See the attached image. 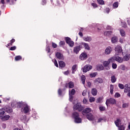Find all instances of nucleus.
Masks as SVG:
<instances>
[{
  "label": "nucleus",
  "instance_id": "obj_1",
  "mask_svg": "<svg viewBox=\"0 0 130 130\" xmlns=\"http://www.w3.org/2000/svg\"><path fill=\"white\" fill-rule=\"evenodd\" d=\"M72 116L74 118L75 122L76 123H81L82 122V118H80L79 113L74 112L72 114Z\"/></svg>",
  "mask_w": 130,
  "mask_h": 130
},
{
  "label": "nucleus",
  "instance_id": "obj_2",
  "mask_svg": "<svg viewBox=\"0 0 130 130\" xmlns=\"http://www.w3.org/2000/svg\"><path fill=\"white\" fill-rule=\"evenodd\" d=\"M114 62V58L112 57L110 59H109L108 61H105L103 62V66L104 68H105V70L108 71L110 70V67H109V64L110 62Z\"/></svg>",
  "mask_w": 130,
  "mask_h": 130
},
{
  "label": "nucleus",
  "instance_id": "obj_3",
  "mask_svg": "<svg viewBox=\"0 0 130 130\" xmlns=\"http://www.w3.org/2000/svg\"><path fill=\"white\" fill-rule=\"evenodd\" d=\"M84 109V108L82 106V105L80 103H77L73 106V110L76 111L78 110L79 112H81Z\"/></svg>",
  "mask_w": 130,
  "mask_h": 130
},
{
  "label": "nucleus",
  "instance_id": "obj_4",
  "mask_svg": "<svg viewBox=\"0 0 130 130\" xmlns=\"http://www.w3.org/2000/svg\"><path fill=\"white\" fill-rule=\"evenodd\" d=\"M108 104H112V105H115L116 104V100L113 98H110L106 100V105L108 106Z\"/></svg>",
  "mask_w": 130,
  "mask_h": 130
},
{
  "label": "nucleus",
  "instance_id": "obj_5",
  "mask_svg": "<svg viewBox=\"0 0 130 130\" xmlns=\"http://www.w3.org/2000/svg\"><path fill=\"white\" fill-rule=\"evenodd\" d=\"M65 41L66 43L69 45L70 47H73L75 44V43L74 41H72V39H71V38L69 37H66L65 38Z\"/></svg>",
  "mask_w": 130,
  "mask_h": 130
},
{
  "label": "nucleus",
  "instance_id": "obj_6",
  "mask_svg": "<svg viewBox=\"0 0 130 130\" xmlns=\"http://www.w3.org/2000/svg\"><path fill=\"white\" fill-rule=\"evenodd\" d=\"M92 66L90 64H86L84 67L83 72V73H87V72H89V71L92 70Z\"/></svg>",
  "mask_w": 130,
  "mask_h": 130
},
{
  "label": "nucleus",
  "instance_id": "obj_7",
  "mask_svg": "<svg viewBox=\"0 0 130 130\" xmlns=\"http://www.w3.org/2000/svg\"><path fill=\"white\" fill-rule=\"evenodd\" d=\"M29 110H30V108L28 106V105H26L23 108L21 109L22 112H24V113H28L29 112Z\"/></svg>",
  "mask_w": 130,
  "mask_h": 130
},
{
  "label": "nucleus",
  "instance_id": "obj_8",
  "mask_svg": "<svg viewBox=\"0 0 130 130\" xmlns=\"http://www.w3.org/2000/svg\"><path fill=\"white\" fill-rule=\"evenodd\" d=\"M91 112V108H86L82 111V114L85 115V114H89Z\"/></svg>",
  "mask_w": 130,
  "mask_h": 130
},
{
  "label": "nucleus",
  "instance_id": "obj_9",
  "mask_svg": "<svg viewBox=\"0 0 130 130\" xmlns=\"http://www.w3.org/2000/svg\"><path fill=\"white\" fill-rule=\"evenodd\" d=\"M56 57H57V58H58V59H60L61 60H63L64 57H63V55L62 54H61L60 52H57L56 54Z\"/></svg>",
  "mask_w": 130,
  "mask_h": 130
},
{
  "label": "nucleus",
  "instance_id": "obj_10",
  "mask_svg": "<svg viewBox=\"0 0 130 130\" xmlns=\"http://www.w3.org/2000/svg\"><path fill=\"white\" fill-rule=\"evenodd\" d=\"M93 83L94 84H102L103 83V79L100 77L97 78L93 81Z\"/></svg>",
  "mask_w": 130,
  "mask_h": 130
},
{
  "label": "nucleus",
  "instance_id": "obj_11",
  "mask_svg": "<svg viewBox=\"0 0 130 130\" xmlns=\"http://www.w3.org/2000/svg\"><path fill=\"white\" fill-rule=\"evenodd\" d=\"M80 50H81V46H77L74 47L73 49V52H74V53H76V54H78Z\"/></svg>",
  "mask_w": 130,
  "mask_h": 130
},
{
  "label": "nucleus",
  "instance_id": "obj_12",
  "mask_svg": "<svg viewBox=\"0 0 130 130\" xmlns=\"http://www.w3.org/2000/svg\"><path fill=\"white\" fill-rule=\"evenodd\" d=\"M88 55L86 53H82L80 55V58L81 59V60H85V59H86Z\"/></svg>",
  "mask_w": 130,
  "mask_h": 130
},
{
  "label": "nucleus",
  "instance_id": "obj_13",
  "mask_svg": "<svg viewBox=\"0 0 130 130\" xmlns=\"http://www.w3.org/2000/svg\"><path fill=\"white\" fill-rule=\"evenodd\" d=\"M111 51H112V48H111V47L109 46L106 49L105 53V54H110Z\"/></svg>",
  "mask_w": 130,
  "mask_h": 130
},
{
  "label": "nucleus",
  "instance_id": "obj_14",
  "mask_svg": "<svg viewBox=\"0 0 130 130\" xmlns=\"http://www.w3.org/2000/svg\"><path fill=\"white\" fill-rule=\"evenodd\" d=\"M115 50L116 52H117L118 53H121V52H122V48L120 46H117L115 48Z\"/></svg>",
  "mask_w": 130,
  "mask_h": 130
},
{
  "label": "nucleus",
  "instance_id": "obj_15",
  "mask_svg": "<svg viewBox=\"0 0 130 130\" xmlns=\"http://www.w3.org/2000/svg\"><path fill=\"white\" fill-rule=\"evenodd\" d=\"M113 58H114V60H116V61H118V62H119V63L123 61V59L119 56H117L115 57H113Z\"/></svg>",
  "mask_w": 130,
  "mask_h": 130
},
{
  "label": "nucleus",
  "instance_id": "obj_16",
  "mask_svg": "<svg viewBox=\"0 0 130 130\" xmlns=\"http://www.w3.org/2000/svg\"><path fill=\"white\" fill-rule=\"evenodd\" d=\"M10 117V116L9 115L2 116V117H1V119L2 120V121H6L7 120H9Z\"/></svg>",
  "mask_w": 130,
  "mask_h": 130
},
{
  "label": "nucleus",
  "instance_id": "obj_17",
  "mask_svg": "<svg viewBox=\"0 0 130 130\" xmlns=\"http://www.w3.org/2000/svg\"><path fill=\"white\" fill-rule=\"evenodd\" d=\"M86 118L88 119V120H94V117H93V115L91 113L86 114Z\"/></svg>",
  "mask_w": 130,
  "mask_h": 130
},
{
  "label": "nucleus",
  "instance_id": "obj_18",
  "mask_svg": "<svg viewBox=\"0 0 130 130\" xmlns=\"http://www.w3.org/2000/svg\"><path fill=\"white\" fill-rule=\"evenodd\" d=\"M81 45H83L85 49H87V50H90V46H89V44H88L87 43L82 42L81 43Z\"/></svg>",
  "mask_w": 130,
  "mask_h": 130
},
{
  "label": "nucleus",
  "instance_id": "obj_19",
  "mask_svg": "<svg viewBox=\"0 0 130 130\" xmlns=\"http://www.w3.org/2000/svg\"><path fill=\"white\" fill-rule=\"evenodd\" d=\"M121 120L120 119H117L116 121H114L115 125L117 127L119 126V124H121Z\"/></svg>",
  "mask_w": 130,
  "mask_h": 130
},
{
  "label": "nucleus",
  "instance_id": "obj_20",
  "mask_svg": "<svg viewBox=\"0 0 130 130\" xmlns=\"http://www.w3.org/2000/svg\"><path fill=\"white\" fill-rule=\"evenodd\" d=\"M59 66L60 68H64L66 67V63L63 61H59Z\"/></svg>",
  "mask_w": 130,
  "mask_h": 130
},
{
  "label": "nucleus",
  "instance_id": "obj_21",
  "mask_svg": "<svg viewBox=\"0 0 130 130\" xmlns=\"http://www.w3.org/2000/svg\"><path fill=\"white\" fill-rule=\"evenodd\" d=\"M5 113L6 112H5V109L2 108L0 109V118L4 116L5 115Z\"/></svg>",
  "mask_w": 130,
  "mask_h": 130
},
{
  "label": "nucleus",
  "instance_id": "obj_22",
  "mask_svg": "<svg viewBox=\"0 0 130 130\" xmlns=\"http://www.w3.org/2000/svg\"><path fill=\"white\" fill-rule=\"evenodd\" d=\"M118 40V39H117V37H113L111 38V42L112 43H116Z\"/></svg>",
  "mask_w": 130,
  "mask_h": 130
},
{
  "label": "nucleus",
  "instance_id": "obj_23",
  "mask_svg": "<svg viewBox=\"0 0 130 130\" xmlns=\"http://www.w3.org/2000/svg\"><path fill=\"white\" fill-rule=\"evenodd\" d=\"M91 94L93 96H96L97 95V89L96 88H92L91 89Z\"/></svg>",
  "mask_w": 130,
  "mask_h": 130
},
{
  "label": "nucleus",
  "instance_id": "obj_24",
  "mask_svg": "<svg viewBox=\"0 0 130 130\" xmlns=\"http://www.w3.org/2000/svg\"><path fill=\"white\" fill-rule=\"evenodd\" d=\"M6 111L8 113H11V112H13V109L10 107H7L6 109Z\"/></svg>",
  "mask_w": 130,
  "mask_h": 130
},
{
  "label": "nucleus",
  "instance_id": "obj_25",
  "mask_svg": "<svg viewBox=\"0 0 130 130\" xmlns=\"http://www.w3.org/2000/svg\"><path fill=\"white\" fill-rule=\"evenodd\" d=\"M114 90V86L112 84H111L110 87V92L111 95L113 94Z\"/></svg>",
  "mask_w": 130,
  "mask_h": 130
},
{
  "label": "nucleus",
  "instance_id": "obj_26",
  "mask_svg": "<svg viewBox=\"0 0 130 130\" xmlns=\"http://www.w3.org/2000/svg\"><path fill=\"white\" fill-rule=\"evenodd\" d=\"M83 40H84V41H86L87 42H90L92 41V38H91V37H84Z\"/></svg>",
  "mask_w": 130,
  "mask_h": 130
},
{
  "label": "nucleus",
  "instance_id": "obj_27",
  "mask_svg": "<svg viewBox=\"0 0 130 130\" xmlns=\"http://www.w3.org/2000/svg\"><path fill=\"white\" fill-rule=\"evenodd\" d=\"M15 41H16V40H15V39H12L10 41V43H8L7 44V46H6V47H8L9 46H12L13 45V44L14 43V42H15Z\"/></svg>",
  "mask_w": 130,
  "mask_h": 130
},
{
  "label": "nucleus",
  "instance_id": "obj_28",
  "mask_svg": "<svg viewBox=\"0 0 130 130\" xmlns=\"http://www.w3.org/2000/svg\"><path fill=\"white\" fill-rule=\"evenodd\" d=\"M81 82L83 85H85V83H86V77L85 75H82L81 76Z\"/></svg>",
  "mask_w": 130,
  "mask_h": 130
},
{
  "label": "nucleus",
  "instance_id": "obj_29",
  "mask_svg": "<svg viewBox=\"0 0 130 130\" xmlns=\"http://www.w3.org/2000/svg\"><path fill=\"white\" fill-rule=\"evenodd\" d=\"M68 85H69V89H72V88H74V87H75L74 82H73L72 81L69 82V83H68Z\"/></svg>",
  "mask_w": 130,
  "mask_h": 130
},
{
  "label": "nucleus",
  "instance_id": "obj_30",
  "mask_svg": "<svg viewBox=\"0 0 130 130\" xmlns=\"http://www.w3.org/2000/svg\"><path fill=\"white\" fill-rule=\"evenodd\" d=\"M111 34H112V31H106L104 33L105 36H109L110 35H111Z\"/></svg>",
  "mask_w": 130,
  "mask_h": 130
},
{
  "label": "nucleus",
  "instance_id": "obj_31",
  "mask_svg": "<svg viewBox=\"0 0 130 130\" xmlns=\"http://www.w3.org/2000/svg\"><path fill=\"white\" fill-rule=\"evenodd\" d=\"M76 94V90L75 89H72L71 91L69 90V95L73 96Z\"/></svg>",
  "mask_w": 130,
  "mask_h": 130
},
{
  "label": "nucleus",
  "instance_id": "obj_32",
  "mask_svg": "<svg viewBox=\"0 0 130 130\" xmlns=\"http://www.w3.org/2000/svg\"><path fill=\"white\" fill-rule=\"evenodd\" d=\"M129 60V56L128 54H126L123 57V60L124 61H127V60Z\"/></svg>",
  "mask_w": 130,
  "mask_h": 130
},
{
  "label": "nucleus",
  "instance_id": "obj_33",
  "mask_svg": "<svg viewBox=\"0 0 130 130\" xmlns=\"http://www.w3.org/2000/svg\"><path fill=\"white\" fill-rule=\"evenodd\" d=\"M97 68L99 71H103L104 70V67L102 64L98 65Z\"/></svg>",
  "mask_w": 130,
  "mask_h": 130
},
{
  "label": "nucleus",
  "instance_id": "obj_34",
  "mask_svg": "<svg viewBox=\"0 0 130 130\" xmlns=\"http://www.w3.org/2000/svg\"><path fill=\"white\" fill-rule=\"evenodd\" d=\"M15 60L16 61H19V60H22V56L20 55L16 56L15 57Z\"/></svg>",
  "mask_w": 130,
  "mask_h": 130
},
{
  "label": "nucleus",
  "instance_id": "obj_35",
  "mask_svg": "<svg viewBox=\"0 0 130 130\" xmlns=\"http://www.w3.org/2000/svg\"><path fill=\"white\" fill-rule=\"evenodd\" d=\"M111 81L112 83H115L116 82V77H115V76H111Z\"/></svg>",
  "mask_w": 130,
  "mask_h": 130
},
{
  "label": "nucleus",
  "instance_id": "obj_36",
  "mask_svg": "<svg viewBox=\"0 0 130 130\" xmlns=\"http://www.w3.org/2000/svg\"><path fill=\"white\" fill-rule=\"evenodd\" d=\"M22 106H23V102H19L17 103V107L18 108H21Z\"/></svg>",
  "mask_w": 130,
  "mask_h": 130
},
{
  "label": "nucleus",
  "instance_id": "obj_37",
  "mask_svg": "<svg viewBox=\"0 0 130 130\" xmlns=\"http://www.w3.org/2000/svg\"><path fill=\"white\" fill-rule=\"evenodd\" d=\"M98 74L97 73V72L91 73V74H89V76L90 78H95V77H96V76H97Z\"/></svg>",
  "mask_w": 130,
  "mask_h": 130
},
{
  "label": "nucleus",
  "instance_id": "obj_38",
  "mask_svg": "<svg viewBox=\"0 0 130 130\" xmlns=\"http://www.w3.org/2000/svg\"><path fill=\"white\" fill-rule=\"evenodd\" d=\"M120 33L121 36H122V37L125 36V31H124L123 29H120Z\"/></svg>",
  "mask_w": 130,
  "mask_h": 130
},
{
  "label": "nucleus",
  "instance_id": "obj_39",
  "mask_svg": "<svg viewBox=\"0 0 130 130\" xmlns=\"http://www.w3.org/2000/svg\"><path fill=\"white\" fill-rule=\"evenodd\" d=\"M97 2L99 5H105V2L103 0H97Z\"/></svg>",
  "mask_w": 130,
  "mask_h": 130
},
{
  "label": "nucleus",
  "instance_id": "obj_40",
  "mask_svg": "<svg viewBox=\"0 0 130 130\" xmlns=\"http://www.w3.org/2000/svg\"><path fill=\"white\" fill-rule=\"evenodd\" d=\"M129 105V103H124L122 104V108H127Z\"/></svg>",
  "mask_w": 130,
  "mask_h": 130
},
{
  "label": "nucleus",
  "instance_id": "obj_41",
  "mask_svg": "<svg viewBox=\"0 0 130 130\" xmlns=\"http://www.w3.org/2000/svg\"><path fill=\"white\" fill-rule=\"evenodd\" d=\"M66 45V42H64V41H61L59 43V46H63Z\"/></svg>",
  "mask_w": 130,
  "mask_h": 130
},
{
  "label": "nucleus",
  "instance_id": "obj_42",
  "mask_svg": "<svg viewBox=\"0 0 130 130\" xmlns=\"http://www.w3.org/2000/svg\"><path fill=\"white\" fill-rule=\"evenodd\" d=\"M118 87L119 89H121V90L124 89V85L121 83L118 84Z\"/></svg>",
  "mask_w": 130,
  "mask_h": 130
},
{
  "label": "nucleus",
  "instance_id": "obj_43",
  "mask_svg": "<svg viewBox=\"0 0 130 130\" xmlns=\"http://www.w3.org/2000/svg\"><path fill=\"white\" fill-rule=\"evenodd\" d=\"M110 12V8H106L104 10V13H107V14H109Z\"/></svg>",
  "mask_w": 130,
  "mask_h": 130
},
{
  "label": "nucleus",
  "instance_id": "obj_44",
  "mask_svg": "<svg viewBox=\"0 0 130 130\" xmlns=\"http://www.w3.org/2000/svg\"><path fill=\"white\" fill-rule=\"evenodd\" d=\"M113 7H114V9H116V8H118V2H115L113 4Z\"/></svg>",
  "mask_w": 130,
  "mask_h": 130
},
{
  "label": "nucleus",
  "instance_id": "obj_45",
  "mask_svg": "<svg viewBox=\"0 0 130 130\" xmlns=\"http://www.w3.org/2000/svg\"><path fill=\"white\" fill-rule=\"evenodd\" d=\"M16 49H17V47L16 46H14L13 47H11L9 49V50H11V51H14V50H16Z\"/></svg>",
  "mask_w": 130,
  "mask_h": 130
},
{
  "label": "nucleus",
  "instance_id": "obj_46",
  "mask_svg": "<svg viewBox=\"0 0 130 130\" xmlns=\"http://www.w3.org/2000/svg\"><path fill=\"white\" fill-rule=\"evenodd\" d=\"M118 130H124V125H121L118 126Z\"/></svg>",
  "mask_w": 130,
  "mask_h": 130
},
{
  "label": "nucleus",
  "instance_id": "obj_47",
  "mask_svg": "<svg viewBox=\"0 0 130 130\" xmlns=\"http://www.w3.org/2000/svg\"><path fill=\"white\" fill-rule=\"evenodd\" d=\"M112 69H114V70H115L117 68V64L116 63H113L112 64Z\"/></svg>",
  "mask_w": 130,
  "mask_h": 130
},
{
  "label": "nucleus",
  "instance_id": "obj_48",
  "mask_svg": "<svg viewBox=\"0 0 130 130\" xmlns=\"http://www.w3.org/2000/svg\"><path fill=\"white\" fill-rule=\"evenodd\" d=\"M52 47H53V48H56L57 47V44L54 42H52Z\"/></svg>",
  "mask_w": 130,
  "mask_h": 130
},
{
  "label": "nucleus",
  "instance_id": "obj_49",
  "mask_svg": "<svg viewBox=\"0 0 130 130\" xmlns=\"http://www.w3.org/2000/svg\"><path fill=\"white\" fill-rule=\"evenodd\" d=\"M125 87V90H127V91H129L130 90V87H128V84H126L124 85Z\"/></svg>",
  "mask_w": 130,
  "mask_h": 130
},
{
  "label": "nucleus",
  "instance_id": "obj_50",
  "mask_svg": "<svg viewBox=\"0 0 130 130\" xmlns=\"http://www.w3.org/2000/svg\"><path fill=\"white\" fill-rule=\"evenodd\" d=\"M77 67H78V65H77V64L73 65L72 68V70L76 71V70L77 69Z\"/></svg>",
  "mask_w": 130,
  "mask_h": 130
},
{
  "label": "nucleus",
  "instance_id": "obj_51",
  "mask_svg": "<svg viewBox=\"0 0 130 130\" xmlns=\"http://www.w3.org/2000/svg\"><path fill=\"white\" fill-rule=\"evenodd\" d=\"M58 95H59V96H61V95L62 94V91H61V89L60 88L58 90Z\"/></svg>",
  "mask_w": 130,
  "mask_h": 130
},
{
  "label": "nucleus",
  "instance_id": "obj_52",
  "mask_svg": "<svg viewBox=\"0 0 130 130\" xmlns=\"http://www.w3.org/2000/svg\"><path fill=\"white\" fill-rule=\"evenodd\" d=\"M91 6H93L94 9H96V8L98 7V5H97V4L96 3H91Z\"/></svg>",
  "mask_w": 130,
  "mask_h": 130
},
{
  "label": "nucleus",
  "instance_id": "obj_53",
  "mask_svg": "<svg viewBox=\"0 0 130 130\" xmlns=\"http://www.w3.org/2000/svg\"><path fill=\"white\" fill-rule=\"evenodd\" d=\"M99 109L101 111H104L106 108H105V107L101 106V107H100Z\"/></svg>",
  "mask_w": 130,
  "mask_h": 130
},
{
  "label": "nucleus",
  "instance_id": "obj_54",
  "mask_svg": "<svg viewBox=\"0 0 130 130\" xmlns=\"http://www.w3.org/2000/svg\"><path fill=\"white\" fill-rule=\"evenodd\" d=\"M23 121L26 122L27 121V116L24 115L22 117Z\"/></svg>",
  "mask_w": 130,
  "mask_h": 130
},
{
  "label": "nucleus",
  "instance_id": "obj_55",
  "mask_svg": "<svg viewBox=\"0 0 130 130\" xmlns=\"http://www.w3.org/2000/svg\"><path fill=\"white\" fill-rule=\"evenodd\" d=\"M115 97L116 98H119V97H120V94H119V93L116 92V93L115 94Z\"/></svg>",
  "mask_w": 130,
  "mask_h": 130
},
{
  "label": "nucleus",
  "instance_id": "obj_56",
  "mask_svg": "<svg viewBox=\"0 0 130 130\" xmlns=\"http://www.w3.org/2000/svg\"><path fill=\"white\" fill-rule=\"evenodd\" d=\"M120 68H121V70H122V71H125V66L121 65Z\"/></svg>",
  "mask_w": 130,
  "mask_h": 130
},
{
  "label": "nucleus",
  "instance_id": "obj_57",
  "mask_svg": "<svg viewBox=\"0 0 130 130\" xmlns=\"http://www.w3.org/2000/svg\"><path fill=\"white\" fill-rule=\"evenodd\" d=\"M54 63L56 68H58V63H57V61H56V59L54 60Z\"/></svg>",
  "mask_w": 130,
  "mask_h": 130
},
{
  "label": "nucleus",
  "instance_id": "obj_58",
  "mask_svg": "<svg viewBox=\"0 0 130 130\" xmlns=\"http://www.w3.org/2000/svg\"><path fill=\"white\" fill-rule=\"evenodd\" d=\"M95 101V98H90L89 99V102L92 103V102H94Z\"/></svg>",
  "mask_w": 130,
  "mask_h": 130
},
{
  "label": "nucleus",
  "instance_id": "obj_59",
  "mask_svg": "<svg viewBox=\"0 0 130 130\" xmlns=\"http://www.w3.org/2000/svg\"><path fill=\"white\" fill-rule=\"evenodd\" d=\"M83 96H86L87 95V90H83L82 92Z\"/></svg>",
  "mask_w": 130,
  "mask_h": 130
},
{
  "label": "nucleus",
  "instance_id": "obj_60",
  "mask_svg": "<svg viewBox=\"0 0 130 130\" xmlns=\"http://www.w3.org/2000/svg\"><path fill=\"white\" fill-rule=\"evenodd\" d=\"M87 102H88V101H87V99L86 98H84L83 101V104H87Z\"/></svg>",
  "mask_w": 130,
  "mask_h": 130
},
{
  "label": "nucleus",
  "instance_id": "obj_61",
  "mask_svg": "<svg viewBox=\"0 0 130 130\" xmlns=\"http://www.w3.org/2000/svg\"><path fill=\"white\" fill-rule=\"evenodd\" d=\"M87 84L88 85V86L89 87V88H91V86H92V83H91V82L88 81L87 82Z\"/></svg>",
  "mask_w": 130,
  "mask_h": 130
},
{
  "label": "nucleus",
  "instance_id": "obj_62",
  "mask_svg": "<svg viewBox=\"0 0 130 130\" xmlns=\"http://www.w3.org/2000/svg\"><path fill=\"white\" fill-rule=\"evenodd\" d=\"M101 102V98H99L96 99V103H100Z\"/></svg>",
  "mask_w": 130,
  "mask_h": 130
},
{
  "label": "nucleus",
  "instance_id": "obj_63",
  "mask_svg": "<svg viewBox=\"0 0 130 130\" xmlns=\"http://www.w3.org/2000/svg\"><path fill=\"white\" fill-rule=\"evenodd\" d=\"M46 50L47 51L48 53H49V52H50V48L49 47H47Z\"/></svg>",
  "mask_w": 130,
  "mask_h": 130
},
{
  "label": "nucleus",
  "instance_id": "obj_64",
  "mask_svg": "<svg viewBox=\"0 0 130 130\" xmlns=\"http://www.w3.org/2000/svg\"><path fill=\"white\" fill-rule=\"evenodd\" d=\"M103 120V118H100L98 120V123L101 122Z\"/></svg>",
  "mask_w": 130,
  "mask_h": 130
}]
</instances>
